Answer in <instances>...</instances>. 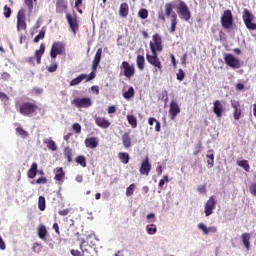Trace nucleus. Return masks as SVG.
Returning a JSON list of instances; mask_svg holds the SVG:
<instances>
[{
  "label": "nucleus",
  "mask_w": 256,
  "mask_h": 256,
  "mask_svg": "<svg viewBox=\"0 0 256 256\" xmlns=\"http://www.w3.org/2000/svg\"><path fill=\"white\" fill-rule=\"evenodd\" d=\"M175 9V6H173L172 2H167L164 5V12L159 11L158 12V20L165 23L167 21V17L170 18L171 25H170V33H174L177 29V23L179 20H177V13H175L173 10Z\"/></svg>",
  "instance_id": "1"
},
{
  "label": "nucleus",
  "mask_w": 256,
  "mask_h": 256,
  "mask_svg": "<svg viewBox=\"0 0 256 256\" xmlns=\"http://www.w3.org/2000/svg\"><path fill=\"white\" fill-rule=\"evenodd\" d=\"M42 250H43V246H41L40 243H34L33 245L34 253H41Z\"/></svg>",
  "instance_id": "52"
},
{
  "label": "nucleus",
  "mask_w": 256,
  "mask_h": 256,
  "mask_svg": "<svg viewBox=\"0 0 256 256\" xmlns=\"http://www.w3.org/2000/svg\"><path fill=\"white\" fill-rule=\"evenodd\" d=\"M72 129H73V131H75V133H77V134L81 133V124H79V123H74V124L72 125Z\"/></svg>",
  "instance_id": "57"
},
{
  "label": "nucleus",
  "mask_w": 256,
  "mask_h": 256,
  "mask_svg": "<svg viewBox=\"0 0 256 256\" xmlns=\"http://www.w3.org/2000/svg\"><path fill=\"white\" fill-rule=\"evenodd\" d=\"M16 107L23 117H33L37 115V111H39V105H37L35 101H24L18 106L16 105Z\"/></svg>",
  "instance_id": "2"
},
{
  "label": "nucleus",
  "mask_w": 256,
  "mask_h": 256,
  "mask_svg": "<svg viewBox=\"0 0 256 256\" xmlns=\"http://www.w3.org/2000/svg\"><path fill=\"white\" fill-rule=\"evenodd\" d=\"M88 149H97L99 147V138L97 137H88L84 141Z\"/></svg>",
  "instance_id": "22"
},
{
  "label": "nucleus",
  "mask_w": 256,
  "mask_h": 256,
  "mask_svg": "<svg viewBox=\"0 0 256 256\" xmlns=\"http://www.w3.org/2000/svg\"><path fill=\"white\" fill-rule=\"evenodd\" d=\"M231 107L234 109L235 121H239V119H241V103H239L237 100H232Z\"/></svg>",
  "instance_id": "20"
},
{
  "label": "nucleus",
  "mask_w": 256,
  "mask_h": 256,
  "mask_svg": "<svg viewBox=\"0 0 256 256\" xmlns=\"http://www.w3.org/2000/svg\"><path fill=\"white\" fill-rule=\"evenodd\" d=\"M16 133H18V135H21L23 139H25L26 137H29V133L23 130V128H16Z\"/></svg>",
  "instance_id": "50"
},
{
  "label": "nucleus",
  "mask_w": 256,
  "mask_h": 256,
  "mask_svg": "<svg viewBox=\"0 0 256 256\" xmlns=\"http://www.w3.org/2000/svg\"><path fill=\"white\" fill-rule=\"evenodd\" d=\"M140 174L141 175H149L151 173V163H149V157H146L141 164L140 167Z\"/></svg>",
  "instance_id": "19"
},
{
  "label": "nucleus",
  "mask_w": 256,
  "mask_h": 256,
  "mask_svg": "<svg viewBox=\"0 0 256 256\" xmlns=\"http://www.w3.org/2000/svg\"><path fill=\"white\" fill-rule=\"evenodd\" d=\"M56 9H57V11L62 13V11H66L67 10V4H65V2L63 0H59L56 3Z\"/></svg>",
  "instance_id": "40"
},
{
  "label": "nucleus",
  "mask_w": 256,
  "mask_h": 256,
  "mask_svg": "<svg viewBox=\"0 0 256 256\" xmlns=\"http://www.w3.org/2000/svg\"><path fill=\"white\" fill-rule=\"evenodd\" d=\"M16 27L17 31H26L27 30V15L25 8H21L18 10L17 15H16Z\"/></svg>",
  "instance_id": "5"
},
{
  "label": "nucleus",
  "mask_w": 256,
  "mask_h": 256,
  "mask_svg": "<svg viewBox=\"0 0 256 256\" xmlns=\"http://www.w3.org/2000/svg\"><path fill=\"white\" fill-rule=\"evenodd\" d=\"M72 155H73V150L70 147H66L64 149V156L67 159L68 163H72L73 161Z\"/></svg>",
  "instance_id": "35"
},
{
  "label": "nucleus",
  "mask_w": 256,
  "mask_h": 256,
  "mask_svg": "<svg viewBox=\"0 0 256 256\" xmlns=\"http://www.w3.org/2000/svg\"><path fill=\"white\" fill-rule=\"evenodd\" d=\"M203 151V142L200 140L198 143L194 146V152L193 155L196 157V155H199Z\"/></svg>",
  "instance_id": "41"
},
{
  "label": "nucleus",
  "mask_w": 256,
  "mask_h": 256,
  "mask_svg": "<svg viewBox=\"0 0 256 256\" xmlns=\"http://www.w3.org/2000/svg\"><path fill=\"white\" fill-rule=\"evenodd\" d=\"M181 113V108H179V104H177V102L172 101L170 103V109H169V114L171 117V120H175L177 115H179Z\"/></svg>",
  "instance_id": "18"
},
{
  "label": "nucleus",
  "mask_w": 256,
  "mask_h": 256,
  "mask_svg": "<svg viewBox=\"0 0 256 256\" xmlns=\"http://www.w3.org/2000/svg\"><path fill=\"white\" fill-rule=\"evenodd\" d=\"M101 55H103V48H98L92 62V71H97V67L101 63Z\"/></svg>",
  "instance_id": "21"
},
{
  "label": "nucleus",
  "mask_w": 256,
  "mask_h": 256,
  "mask_svg": "<svg viewBox=\"0 0 256 256\" xmlns=\"http://www.w3.org/2000/svg\"><path fill=\"white\" fill-rule=\"evenodd\" d=\"M118 159H120L121 163H124V165H127V163H129V153L120 152L118 154Z\"/></svg>",
  "instance_id": "34"
},
{
  "label": "nucleus",
  "mask_w": 256,
  "mask_h": 256,
  "mask_svg": "<svg viewBox=\"0 0 256 256\" xmlns=\"http://www.w3.org/2000/svg\"><path fill=\"white\" fill-rule=\"evenodd\" d=\"M149 45L151 53L163 51V39L161 38V35L154 34Z\"/></svg>",
  "instance_id": "7"
},
{
  "label": "nucleus",
  "mask_w": 256,
  "mask_h": 256,
  "mask_svg": "<svg viewBox=\"0 0 256 256\" xmlns=\"http://www.w3.org/2000/svg\"><path fill=\"white\" fill-rule=\"evenodd\" d=\"M224 63L231 67V69H240L241 67V60L235 58L233 54H225Z\"/></svg>",
  "instance_id": "12"
},
{
  "label": "nucleus",
  "mask_w": 256,
  "mask_h": 256,
  "mask_svg": "<svg viewBox=\"0 0 256 256\" xmlns=\"http://www.w3.org/2000/svg\"><path fill=\"white\" fill-rule=\"evenodd\" d=\"M87 77V74H80L76 78L72 79L69 83L70 87H77V85H80L81 82L85 81V78Z\"/></svg>",
  "instance_id": "28"
},
{
  "label": "nucleus",
  "mask_w": 256,
  "mask_h": 256,
  "mask_svg": "<svg viewBox=\"0 0 256 256\" xmlns=\"http://www.w3.org/2000/svg\"><path fill=\"white\" fill-rule=\"evenodd\" d=\"M45 33H46V31L44 30V28H42V30L39 32V34L34 37V40H33V41H34L35 43H39V41H40L41 39H45Z\"/></svg>",
  "instance_id": "48"
},
{
  "label": "nucleus",
  "mask_w": 256,
  "mask_h": 256,
  "mask_svg": "<svg viewBox=\"0 0 256 256\" xmlns=\"http://www.w3.org/2000/svg\"><path fill=\"white\" fill-rule=\"evenodd\" d=\"M44 143L47 145V148L50 149V151H57V144H55V141L46 139L44 140Z\"/></svg>",
  "instance_id": "38"
},
{
  "label": "nucleus",
  "mask_w": 256,
  "mask_h": 256,
  "mask_svg": "<svg viewBox=\"0 0 256 256\" xmlns=\"http://www.w3.org/2000/svg\"><path fill=\"white\" fill-rule=\"evenodd\" d=\"M43 55H45L44 43L40 44L39 50H36L34 53V57H28L26 61L27 63H29V65H35V59H36L37 65H41V57H43Z\"/></svg>",
  "instance_id": "9"
},
{
  "label": "nucleus",
  "mask_w": 256,
  "mask_h": 256,
  "mask_svg": "<svg viewBox=\"0 0 256 256\" xmlns=\"http://www.w3.org/2000/svg\"><path fill=\"white\" fill-rule=\"evenodd\" d=\"M95 77H96L95 71L92 70V72L89 75L86 74L84 81H86V83H88V81H93V79H95Z\"/></svg>",
  "instance_id": "53"
},
{
  "label": "nucleus",
  "mask_w": 256,
  "mask_h": 256,
  "mask_svg": "<svg viewBox=\"0 0 256 256\" xmlns=\"http://www.w3.org/2000/svg\"><path fill=\"white\" fill-rule=\"evenodd\" d=\"M146 61L153 67H155L156 71H161L163 69V64H161V60L159 59V55L157 52H152V54H146Z\"/></svg>",
  "instance_id": "10"
},
{
  "label": "nucleus",
  "mask_w": 256,
  "mask_h": 256,
  "mask_svg": "<svg viewBox=\"0 0 256 256\" xmlns=\"http://www.w3.org/2000/svg\"><path fill=\"white\" fill-rule=\"evenodd\" d=\"M94 121L97 127H100V129H109V127H111V122H109V120L105 117L95 116Z\"/></svg>",
  "instance_id": "15"
},
{
  "label": "nucleus",
  "mask_w": 256,
  "mask_h": 256,
  "mask_svg": "<svg viewBox=\"0 0 256 256\" xmlns=\"http://www.w3.org/2000/svg\"><path fill=\"white\" fill-rule=\"evenodd\" d=\"M66 19L69 24V27L71 31L74 33V35L79 31V24L77 23V17L71 16V14H66Z\"/></svg>",
  "instance_id": "16"
},
{
  "label": "nucleus",
  "mask_w": 256,
  "mask_h": 256,
  "mask_svg": "<svg viewBox=\"0 0 256 256\" xmlns=\"http://www.w3.org/2000/svg\"><path fill=\"white\" fill-rule=\"evenodd\" d=\"M54 179L55 181H58L59 185H63V181L65 179V171L62 167L54 169Z\"/></svg>",
  "instance_id": "23"
},
{
  "label": "nucleus",
  "mask_w": 256,
  "mask_h": 256,
  "mask_svg": "<svg viewBox=\"0 0 256 256\" xmlns=\"http://www.w3.org/2000/svg\"><path fill=\"white\" fill-rule=\"evenodd\" d=\"M181 64L185 67L187 65V53H184L181 57Z\"/></svg>",
  "instance_id": "64"
},
{
  "label": "nucleus",
  "mask_w": 256,
  "mask_h": 256,
  "mask_svg": "<svg viewBox=\"0 0 256 256\" xmlns=\"http://www.w3.org/2000/svg\"><path fill=\"white\" fill-rule=\"evenodd\" d=\"M251 234L249 233H244L242 234V243L245 247V249H247V251H249L250 247H251Z\"/></svg>",
  "instance_id": "30"
},
{
  "label": "nucleus",
  "mask_w": 256,
  "mask_h": 256,
  "mask_svg": "<svg viewBox=\"0 0 256 256\" xmlns=\"http://www.w3.org/2000/svg\"><path fill=\"white\" fill-rule=\"evenodd\" d=\"M69 213H71V209L69 208L58 211V215H60L61 217H67Z\"/></svg>",
  "instance_id": "56"
},
{
  "label": "nucleus",
  "mask_w": 256,
  "mask_h": 256,
  "mask_svg": "<svg viewBox=\"0 0 256 256\" xmlns=\"http://www.w3.org/2000/svg\"><path fill=\"white\" fill-rule=\"evenodd\" d=\"M122 143H123L125 149H129V147H131L132 143H131V136H130L129 132H125L122 135Z\"/></svg>",
  "instance_id": "31"
},
{
  "label": "nucleus",
  "mask_w": 256,
  "mask_h": 256,
  "mask_svg": "<svg viewBox=\"0 0 256 256\" xmlns=\"http://www.w3.org/2000/svg\"><path fill=\"white\" fill-rule=\"evenodd\" d=\"M3 15L6 19H9V17H11L13 10H11V7L5 5L3 8Z\"/></svg>",
  "instance_id": "47"
},
{
  "label": "nucleus",
  "mask_w": 256,
  "mask_h": 256,
  "mask_svg": "<svg viewBox=\"0 0 256 256\" xmlns=\"http://www.w3.org/2000/svg\"><path fill=\"white\" fill-rule=\"evenodd\" d=\"M26 7L28 8L29 12H33V0H24Z\"/></svg>",
  "instance_id": "54"
},
{
  "label": "nucleus",
  "mask_w": 256,
  "mask_h": 256,
  "mask_svg": "<svg viewBox=\"0 0 256 256\" xmlns=\"http://www.w3.org/2000/svg\"><path fill=\"white\" fill-rule=\"evenodd\" d=\"M107 112L109 115L113 114V113H116L117 112V108L115 106H109L107 108Z\"/></svg>",
  "instance_id": "61"
},
{
  "label": "nucleus",
  "mask_w": 256,
  "mask_h": 256,
  "mask_svg": "<svg viewBox=\"0 0 256 256\" xmlns=\"http://www.w3.org/2000/svg\"><path fill=\"white\" fill-rule=\"evenodd\" d=\"M46 208V201L43 196H39L38 198V209L39 211H44Z\"/></svg>",
  "instance_id": "42"
},
{
  "label": "nucleus",
  "mask_w": 256,
  "mask_h": 256,
  "mask_svg": "<svg viewBox=\"0 0 256 256\" xmlns=\"http://www.w3.org/2000/svg\"><path fill=\"white\" fill-rule=\"evenodd\" d=\"M58 55H65V43L61 41L53 42L50 49L51 59H57Z\"/></svg>",
  "instance_id": "6"
},
{
  "label": "nucleus",
  "mask_w": 256,
  "mask_h": 256,
  "mask_svg": "<svg viewBox=\"0 0 256 256\" xmlns=\"http://www.w3.org/2000/svg\"><path fill=\"white\" fill-rule=\"evenodd\" d=\"M237 165L238 167H242V169H244V171H246L247 173L251 171V166L249 165V161L247 160H238Z\"/></svg>",
  "instance_id": "32"
},
{
  "label": "nucleus",
  "mask_w": 256,
  "mask_h": 256,
  "mask_svg": "<svg viewBox=\"0 0 256 256\" xmlns=\"http://www.w3.org/2000/svg\"><path fill=\"white\" fill-rule=\"evenodd\" d=\"M213 113L216 115V117L221 118L223 117V112L225 111V108L223 107V104L220 100H215L213 102Z\"/></svg>",
  "instance_id": "17"
},
{
  "label": "nucleus",
  "mask_w": 256,
  "mask_h": 256,
  "mask_svg": "<svg viewBox=\"0 0 256 256\" xmlns=\"http://www.w3.org/2000/svg\"><path fill=\"white\" fill-rule=\"evenodd\" d=\"M242 19L244 21V25L248 31H256V23L255 21V15L249 11V9L244 8L242 13Z\"/></svg>",
  "instance_id": "4"
},
{
  "label": "nucleus",
  "mask_w": 256,
  "mask_h": 256,
  "mask_svg": "<svg viewBox=\"0 0 256 256\" xmlns=\"http://www.w3.org/2000/svg\"><path fill=\"white\" fill-rule=\"evenodd\" d=\"M146 231L148 235H155V233H157V226L155 224L147 225Z\"/></svg>",
  "instance_id": "43"
},
{
  "label": "nucleus",
  "mask_w": 256,
  "mask_h": 256,
  "mask_svg": "<svg viewBox=\"0 0 256 256\" xmlns=\"http://www.w3.org/2000/svg\"><path fill=\"white\" fill-rule=\"evenodd\" d=\"M121 69H123V73L127 79H131V77L135 75V66L133 64H129L127 61L122 62Z\"/></svg>",
  "instance_id": "14"
},
{
  "label": "nucleus",
  "mask_w": 256,
  "mask_h": 256,
  "mask_svg": "<svg viewBox=\"0 0 256 256\" xmlns=\"http://www.w3.org/2000/svg\"><path fill=\"white\" fill-rule=\"evenodd\" d=\"M176 79L178 81H183V79H185V71H183V69H179L178 73L176 74Z\"/></svg>",
  "instance_id": "51"
},
{
  "label": "nucleus",
  "mask_w": 256,
  "mask_h": 256,
  "mask_svg": "<svg viewBox=\"0 0 256 256\" xmlns=\"http://www.w3.org/2000/svg\"><path fill=\"white\" fill-rule=\"evenodd\" d=\"M217 206V200H215L214 196H211L204 207V213L206 215V217H209L210 215H213V210L215 209V207Z\"/></svg>",
  "instance_id": "13"
},
{
  "label": "nucleus",
  "mask_w": 256,
  "mask_h": 256,
  "mask_svg": "<svg viewBox=\"0 0 256 256\" xmlns=\"http://www.w3.org/2000/svg\"><path fill=\"white\" fill-rule=\"evenodd\" d=\"M0 99L1 101H3L4 103H7V101H9V96H7V94L0 92Z\"/></svg>",
  "instance_id": "59"
},
{
  "label": "nucleus",
  "mask_w": 256,
  "mask_h": 256,
  "mask_svg": "<svg viewBox=\"0 0 256 256\" xmlns=\"http://www.w3.org/2000/svg\"><path fill=\"white\" fill-rule=\"evenodd\" d=\"M176 9L180 19L184 21H190L191 19V10L185 1L183 0H176Z\"/></svg>",
  "instance_id": "3"
},
{
  "label": "nucleus",
  "mask_w": 256,
  "mask_h": 256,
  "mask_svg": "<svg viewBox=\"0 0 256 256\" xmlns=\"http://www.w3.org/2000/svg\"><path fill=\"white\" fill-rule=\"evenodd\" d=\"M127 121L129 125H131L132 129H136L137 127V118L133 115H127Z\"/></svg>",
  "instance_id": "39"
},
{
  "label": "nucleus",
  "mask_w": 256,
  "mask_h": 256,
  "mask_svg": "<svg viewBox=\"0 0 256 256\" xmlns=\"http://www.w3.org/2000/svg\"><path fill=\"white\" fill-rule=\"evenodd\" d=\"M138 17H140V19H147L149 17V11L145 8H141L138 12Z\"/></svg>",
  "instance_id": "46"
},
{
  "label": "nucleus",
  "mask_w": 256,
  "mask_h": 256,
  "mask_svg": "<svg viewBox=\"0 0 256 256\" xmlns=\"http://www.w3.org/2000/svg\"><path fill=\"white\" fill-rule=\"evenodd\" d=\"M71 103L74 107H77V109H89V107L93 105L91 98H75Z\"/></svg>",
  "instance_id": "11"
},
{
  "label": "nucleus",
  "mask_w": 256,
  "mask_h": 256,
  "mask_svg": "<svg viewBox=\"0 0 256 256\" xmlns=\"http://www.w3.org/2000/svg\"><path fill=\"white\" fill-rule=\"evenodd\" d=\"M135 95V89L133 87H130L128 91L123 93L124 99H131Z\"/></svg>",
  "instance_id": "45"
},
{
  "label": "nucleus",
  "mask_w": 256,
  "mask_h": 256,
  "mask_svg": "<svg viewBox=\"0 0 256 256\" xmlns=\"http://www.w3.org/2000/svg\"><path fill=\"white\" fill-rule=\"evenodd\" d=\"M47 178L46 177H40L35 182H32V185H46Z\"/></svg>",
  "instance_id": "49"
},
{
  "label": "nucleus",
  "mask_w": 256,
  "mask_h": 256,
  "mask_svg": "<svg viewBox=\"0 0 256 256\" xmlns=\"http://www.w3.org/2000/svg\"><path fill=\"white\" fill-rule=\"evenodd\" d=\"M119 15L122 17V19L127 18V15H129V4L122 3L119 8Z\"/></svg>",
  "instance_id": "29"
},
{
  "label": "nucleus",
  "mask_w": 256,
  "mask_h": 256,
  "mask_svg": "<svg viewBox=\"0 0 256 256\" xmlns=\"http://www.w3.org/2000/svg\"><path fill=\"white\" fill-rule=\"evenodd\" d=\"M37 233L39 239L42 241H47V227H45V225L40 224L37 228Z\"/></svg>",
  "instance_id": "27"
},
{
  "label": "nucleus",
  "mask_w": 256,
  "mask_h": 256,
  "mask_svg": "<svg viewBox=\"0 0 256 256\" xmlns=\"http://www.w3.org/2000/svg\"><path fill=\"white\" fill-rule=\"evenodd\" d=\"M137 67L140 71L145 69V57L143 55H138L136 59Z\"/></svg>",
  "instance_id": "33"
},
{
  "label": "nucleus",
  "mask_w": 256,
  "mask_h": 256,
  "mask_svg": "<svg viewBox=\"0 0 256 256\" xmlns=\"http://www.w3.org/2000/svg\"><path fill=\"white\" fill-rule=\"evenodd\" d=\"M198 229H200L204 235H209V233H217V227L212 226L207 228V226H205L203 223L198 224Z\"/></svg>",
  "instance_id": "25"
},
{
  "label": "nucleus",
  "mask_w": 256,
  "mask_h": 256,
  "mask_svg": "<svg viewBox=\"0 0 256 256\" xmlns=\"http://www.w3.org/2000/svg\"><path fill=\"white\" fill-rule=\"evenodd\" d=\"M208 153H211V154H207L206 157H207V163L209 165V167H213V165H215V154H213V150H209Z\"/></svg>",
  "instance_id": "37"
},
{
  "label": "nucleus",
  "mask_w": 256,
  "mask_h": 256,
  "mask_svg": "<svg viewBox=\"0 0 256 256\" xmlns=\"http://www.w3.org/2000/svg\"><path fill=\"white\" fill-rule=\"evenodd\" d=\"M220 21L223 29H233V13L231 10H225Z\"/></svg>",
  "instance_id": "8"
},
{
  "label": "nucleus",
  "mask_w": 256,
  "mask_h": 256,
  "mask_svg": "<svg viewBox=\"0 0 256 256\" xmlns=\"http://www.w3.org/2000/svg\"><path fill=\"white\" fill-rule=\"evenodd\" d=\"M136 187L137 185H135V183L130 184L129 187L126 189V197L133 196V193H135Z\"/></svg>",
  "instance_id": "44"
},
{
  "label": "nucleus",
  "mask_w": 256,
  "mask_h": 256,
  "mask_svg": "<svg viewBox=\"0 0 256 256\" xmlns=\"http://www.w3.org/2000/svg\"><path fill=\"white\" fill-rule=\"evenodd\" d=\"M250 193L251 195H254V197H256V183L250 186Z\"/></svg>",
  "instance_id": "62"
},
{
  "label": "nucleus",
  "mask_w": 256,
  "mask_h": 256,
  "mask_svg": "<svg viewBox=\"0 0 256 256\" xmlns=\"http://www.w3.org/2000/svg\"><path fill=\"white\" fill-rule=\"evenodd\" d=\"M87 242L83 240L80 244V249L82 251L81 256H93V247L85 245Z\"/></svg>",
  "instance_id": "24"
},
{
  "label": "nucleus",
  "mask_w": 256,
  "mask_h": 256,
  "mask_svg": "<svg viewBox=\"0 0 256 256\" xmlns=\"http://www.w3.org/2000/svg\"><path fill=\"white\" fill-rule=\"evenodd\" d=\"M198 193H201V195H205V193H207V187L205 185L199 186Z\"/></svg>",
  "instance_id": "60"
},
{
  "label": "nucleus",
  "mask_w": 256,
  "mask_h": 256,
  "mask_svg": "<svg viewBox=\"0 0 256 256\" xmlns=\"http://www.w3.org/2000/svg\"><path fill=\"white\" fill-rule=\"evenodd\" d=\"M1 79H3V81H9V79H11V74L7 72H3L1 74Z\"/></svg>",
  "instance_id": "58"
},
{
  "label": "nucleus",
  "mask_w": 256,
  "mask_h": 256,
  "mask_svg": "<svg viewBox=\"0 0 256 256\" xmlns=\"http://www.w3.org/2000/svg\"><path fill=\"white\" fill-rule=\"evenodd\" d=\"M75 162L81 167H87V158L85 156L79 155L76 157Z\"/></svg>",
  "instance_id": "36"
},
{
  "label": "nucleus",
  "mask_w": 256,
  "mask_h": 256,
  "mask_svg": "<svg viewBox=\"0 0 256 256\" xmlns=\"http://www.w3.org/2000/svg\"><path fill=\"white\" fill-rule=\"evenodd\" d=\"M38 173V165L37 162H33L30 166V169L27 171L28 179H35Z\"/></svg>",
  "instance_id": "26"
},
{
  "label": "nucleus",
  "mask_w": 256,
  "mask_h": 256,
  "mask_svg": "<svg viewBox=\"0 0 256 256\" xmlns=\"http://www.w3.org/2000/svg\"><path fill=\"white\" fill-rule=\"evenodd\" d=\"M57 69H58V65L56 62L47 67V71L49 73H55V71H57Z\"/></svg>",
  "instance_id": "55"
},
{
  "label": "nucleus",
  "mask_w": 256,
  "mask_h": 256,
  "mask_svg": "<svg viewBox=\"0 0 256 256\" xmlns=\"http://www.w3.org/2000/svg\"><path fill=\"white\" fill-rule=\"evenodd\" d=\"M70 254H71L72 256H81L82 252L79 251V250L71 249V250H70Z\"/></svg>",
  "instance_id": "63"
}]
</instances>
